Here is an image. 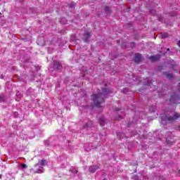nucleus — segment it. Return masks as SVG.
Listing matches in <instances>:
<instances>
[{
	"mask_svg": "<svg viewBox=\"0 0 180 180\" xmlns=\"http://www.w3.org/2000/svg\"><path fill=\"white\" fill-rule=\"evenodd\" d=\"M103 93H99L98 94H93L91 96V101H93L92 106L93 108H101V105L105 103V99H103V95H107L109 94V89H103Z\"/></svg>",
	"mask_w": 180,
	"mask_h": 180,
	"instance_id": "f257e3e1",
	"label": "nucleus"
},
{
	"mask_svg": "<svg viewBox=\"0 0 180 180\" xmlns=\"http://www.w3.org/2000/svg\"><path fill=\"white\" fill-rule=\"evenodd\" d=\"M179 117H180V114L178 112H175L173 116H169L166 117V120H167V122H169L170 123H172L178 120Z\"/></svg>",
	"mask_w": 180,
	"mask_h": 180,
	"instance_id": "f03ea898",
	"label": "nucleus"
},
{
	"mask_svg": "<svg viewBox=\"0 0 180 180\" xmlns=\"http://www.w3.org/2000/svg\"><path fill=\"white\" fill-rule=\"evenodd\" d=\"M61 63L60 62L56 60L53 62V69L56 70V71H58V70H61L62 68Z\"/></svg>",
	"mask_w": 180,
	"mask_h": 180,
	"instance_id": "7ed1b4c3",
	"label": "nucleus"
},
{
	"mask_svg": "<svg viewBox=\"0 0 180 180\" xmlns=\"http://www.w3.org/2000/svg\"><path fill=\"white\" fill-rule=\"evenodd\" d=\"M143 59V58L141 57V54L140 53H136L134 56V62L136 64H140V61H141V60Z\"/></svg>",
	"mask_w": 180,
	"mask_h": 180,
	"instance_id": "20e7f679",
	"label": "nucleus"
},
{
	"mask_svg": "<svg viewBox=\"0 0 180 180\" xmlns=\"http://www.w3.org/2000/svg\"><path fill=\"white\" fill-rule=\"evenodd\" d=\"M149 58L151 60V61H153V62L160 61V58H161V56L160 55L151 56L149 57Z\"/></svg>",
	"mask_w": 180,
	"mask_h": 180,
	"instance_id": "39448f33",
	"label": "nucleus"
},
{
	"mask_svg": "<svg viewBox=\"0 0 180 180\" xmlns=\"http://www.w3.org/2000/svg\"><path fill=\"white\" fill-rule=\"evenodd\" d=\"M101 169V167L99 166H91L89 168V171L90 172H92V174H94V172H96V170L97 169Z\"/></svg>",
	"mask_w": 180,
	"mask_h": 180,
	"instance_id": "423d86ee",
	"label": "nucleus"
},
{
	"mask_svg": "<svg viewBox=\"0 0 180 180\" xmlns=\"http://www.w3.org/2000/svg\"><path fill=\"white\" fill-rule=\"evenodd\" d=\"M176 99H179V101L180 100V96H178L176 94H174V95L170 96L169 102H175V101H176Z\"/></svg>",
	"mask_w": 180,
	"mask_h": 180,
	"instance_id": "0eeeda50",
	"label": "nucleus"
},
{
	"mask_svg": "<svg viewBox=\"0 0 180 180\" xmlns=\"http://www.w3.org/2000/svg\"><path fill=\"white\" fill-rule=\"evenodd\" d=\"M163 75L166 78H168V79H173V78H174V75H172V73H169L168 72H163Z\"/></svg>",
	"mask_w": 180,
	"mask_h": 180,
	"instance_id": "6e6552de",
	"label": "nucleus"
},
{
	"mask_svg": "<svg viewBox=\"0 0 180 180\" xmlns=\"http://www.w3.org/2000/svg\"><path fill=\"white\" fill-rule=\"evenodd\" d=\"M89 39H91V34L87 32L84 35V41H88V40H89Z\"/></svg>",
	"mask_w": 180,
	"mask_h": 180,
	"instance_id": "1a4fd4ad",
	"label": "nucleus"
},
{
	"mask_svg": "<svg viewBox=\"0 0 180 180\" xmlns=\"http://www.w3.org/2000/svg\"><path fill=\"white\" fill-rule=\"evenodd\" d=\"M104 11L105 13H108V14L112 13V10H110V8H109V6H105L104 8Z\"/></svg>",
	"mask_w": 180,
	"mask_h": 180,
	"instance_id": "9d476101",
	"label": "nucleus"
},
{
	"mask_svg": "<svg viewBox=\"0 0 180 180\" xmlns=\"http://www.w3.org/2000/svg\"><path fill=\"white\" fill-rule=\"evenodd\" d=\"M99 124L101 126H105V120L103 117H101L99 120Z\"/></svg>",
	"mask_w": 180,
	"mask_h": 180,
	"instance_id": "9b49d317",
	"label": "nucleus"
},
{
	"mask_svg": "<svg viewBox=\"0 0 180 180\" xmlns=\"http://www.w3.org/2000/svg\"><path fill=\"white\" fill-rule=\"evenodd\" d=\"M43 172V167L40 168V169H37L34 174H41Z\"/></svg>",
	"mask_w": 180,
	"mask_h": 180,
	"instance_id": "f8f14e48",
	"label": "nucleus"
},
{
	"mask_svg": "<svg viewBox=\"0 0 180 180\" xmlns=\"http://www.w3.org/2000/svg\"><path fill=\"white\" fill-rule=\"evenodd\" d=\"M161 37L162 39H167V37H168V33H162Z\"/></svg>",
	"mask_w": 180,
	"mask_h": 180,
	"instance_id": "ddd939ff",
	"label": "nucleus"
},
{
	"mask_svg": "<svg viewBox=\"0 0 180 180\" xmlns=\"http://www.w3.org/2000/svg\"><path fill=\"white\" fill-rule=\"evenodd\" d=\"M41 165L42 167H44V165H46V160H41Z\"/></svg>",
	"mask_w": 180,
	"mask_h": 180,
	"instance_id": "4468645a",
	"label": "nucleus"
},
{
	"mask_svg": "<svg viewBox=\"0 0 180 180\" xmlns=\"http://www.w3.org/2000/svg\"><path fill=\"white\" fill-rule=\"evenodd\" d=\"M21 167H22V169H25V168H27V166L25 164H22Z\"/></svg>",
	"mask_w": 180,
	"mask_h": 180,
	"instance_id": "2eb2a0df",
	"label": "nucleus"
},
{
	"mask_svg": "<svg viewBox=\"0 0 180 180\" xmlns=\"http://www.w3.org/2000/svg\"><path fill=\"white\" fill-rule=\"evenodd\" d=\"M159 180H165V178L164 176L159 177Z\"/></svg>",
	"mask_w": 180,
	"mask_h": 180,
	"instance_id": "dca6fc26",
	"label": "nucleus"
},
{
	"mask_svg": "<svg viewBox=\"0 0 180 180\" xmlns=\"http://www.w3.org/2000/svg\"><path fill=\"white\" fill-rule=\"evenodd\" d=\"M131 47H132V49L134 47V42H131Z\"/></svg>",
	"mask_w": 180,
	"mask_h": 180,
	"instance_id": "f3484780",
	"label": "nucleus"
},
{
	"mask_svg": "<svg viewBox=\"0 0 180 180\" xmlns=\"http://www.w3.org/2000/svg\"><path fill=\"white\" fill-rule=\"evenodd\" d=\"M84 129H86V127H88V124H85L83 127Z\"/></svg>",
	"mask_w": 180,
	"mask_h": 180,
	"instance_id": "a211bd4d",
	"label": "nucleus"
},
{
	"mask_svg": "<svg viewBox=\"0 0 180 180\" xmlns=\"http://www.w3.org/2000/svg\"><path fill=\"white\" fill-rule=\"evenodd\" d=\"M178 44V46H179V47H180V41H178V44Z\"/></svg>",
	"mask_w": 180,
	"mask_h": 180,
	"instance_id": "6ab92c4d",
	"label": "nucleus"
},
{
	"mask_svg": "<svg viewBox=\"0 0 180 180\" xmlns=\"http://www.w3.org/2000/svg\"><path fill=\"white\" fill-rule=\"evenodd\" d=\"M128 127H131V124H128Z\"/></svg>",
	"mask_w": 180,
	"mask_h": 180,
	"instance_id": "aec40b11",
	"label": "nucleus"
},
{
	"mask_svg": "<svg viewBox=\"0 0 180 180\" xmlns=\"http://www.w3.org/2000/svg\"><path fill=\"white\" fill-rule=\"evenodd\" d=\"M37 164L34 165V167H37Z\"/></svg>",
	"mask_w": 180,
	"mask_h": 180,
	"instance_id": "412c9836",
	"label": "nucleus"
},
{
	"mask_svg": "<svg viewBox=\"0 0 180 180\" xmlns=\"http://www.w3.org/2000/svg\"><path fill=\"white\" fill-rule=\"evenodd\" d=\"M108 86V84H105V86Z\"/></svg>",
	"mask_w": 180,
	"mask_h": 180,
	"instance_id": "4be33fe9",
	"label": "nucleus"
},
{
	"mask_svg": "<svg viewBox=\"0 0 180 180\" xmlns=\"http://www.w3.org/2000/svg\"><path fill=\"white\" fill-rule=\"evenodd\" d=\"M167 144H169V142H168V141H167Z\"/></svg>",
	"mask_w": 180,
	"mask_h": 180,
	"instance_id": "5701e85b",
	"label": "nucleus"
},
{
	"mask_svg": "<svg viewBox=\"0 0 180 180\" xmlns=\"http://www.w3.org/2000/svg\"><path fill=\"white\" fill-rule=\"evenodd\" d=\"M167 51H169V49H167Z\"/></svg>",
	"mask_w": 180,
	"mask_h": 180,
	"instance_id": "b1692460",
	"label": "nucleus"
}]
</instances>
